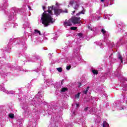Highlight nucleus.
<instances>
[{"label": "nucleus", "instance_id": "nucleus-2", "mask_svg": "<svg viewBox=\"0 0 127 127\" xmlns=\"http://www.w3.org/2000/svg\"><path fill=\"white\" fill-rule=\"evenodd\" d=\"M70 19L71 20V22L74 24H79V23H81V17L74 16L72 17Z\"/></svg>", "mask_w": 127, "mask_h": 127}, {"label": "nucleus", "instance_id": "nucleus-18", "mask_svg": "<svg viewBox=\"0 0 127 127\" xmlns=\"http://www.w3.org/2000/svg\"><path fill=\"white\" fill-rule=\"evenodd\" d=\"M62 13H68V10H67V9H65L64 10H63Z\"/></svg>", "mask_w": 127, "mask_h": 127}, {"label": "nucleus", "instance_id": "nucleus-8", "mask_svg": "<svg viewBox=\"0 0 127 127\" xmlns=\"http://www.w3.org/2000/svg\"><path fill=\"white\" fill-rule=\"evenodd\" d=\"M75 3H77V2L75 1L74 0H71L69 1V5H71V6H73V4Z\"/></svg>", "mask_w": 127, "mask_h": 127}, {"label": "nucleus", "instance_id": "nucleus-26", "mask_svg": "<svg viewBox=\"0 0 127 127\" xmlns=\"http://www.w3.org/2000/svg\"><path fill=\"white\" fill-rule=\"evenodd\" d=\"M80 14H81L80 13V12H79V13H76V16H78V15H80Z\"/></svg>", "mask_w": 127, "mask_h": 127}, {"label": "nucleus", "instance_id": "nucleus-25", "mask_svg": "<svg viewBox=\"0 0 127 127\" xmlns=\"http://www.w3.org/2000/svg\"><path fill=\"white\" fill-rule=\"evenodd\" d=\"M42 7H43V10H45V9H46V7H45V6H43Z\"/></svg>", "mask_w": 127, "mask_h": 127}, {"label": "nucleus", "instance_id": "nucleus-11", "mask_svg": "<svg viewBox=\"0 0 127 127\" xmlns=\"http://www.w3.org/2000/svg\"><path fill=\"white\" fill-rule=\"evenodd\" d=\"M66 91H68V88L65 87L62 88L61 92L63 93H64V92H66Z\"/></svg>", "mask_w": 127, "mask_h": 127}, {"label": "nucleus", "instance_id": "nucleus-31", "mask_svg": "<svg viewBox=\"0 0 127 127\" xmlns=\"http://www.w3.org/2000/svg\"><path fill=\"white\" fill-rule=\"evenodd\" d=\"M101 1L102 2H104V1H105V0H101Z\"/></svg>", "mask_w": 127, "mask_h": 127}, {"label": "nucleus", "instance_id": "nucleus-1", "mask_svg": "<svg viewBox=\"0 0 127 127\" xmlns=\"http://www.w3.org/2000/svg\"><path fill=\"white\" fill-rule=\"evenodd\" d=\"M48 10H44V12L42 13V17L41 19V22L43 24L45 27H47L48 25L51 23L52 24L54 22L53 21V17L52 15H53V12L52 10L54 9V6L48 7Z\"/></svg>", "mask_w": 127, "mask_h": 127}, {"label": "nucleus", "instance_id": "nucleus-9", "mask_svg": "<svg viewBox=\"0 0 127 127\" xmlns=\"http://www.w3.org/2000/svg\"><path fill=\"white\" fill-rule=\"evenodd\" d=\"M34 34H37L38 33L39 34V35H41V33L40 32V31L37 30V29H35L34 32Z\"/></svg>", "mask_w": 127, "mask_h": 127}, {"label": "nucleus", "instance_id": "nucleus-4", "mask_svg": "<svg viewBox=\"0 0 127 127\" xmlns=\"http://www.w3.org/2000/svg\"><path fill=\"white\" fill-rule=\"evenodd\" d=\"M71 22H72V20L71 19H69L67 21H65L64 23V26H71L72 25V24H71Z\"/></svg>", "mask_w": 127, "mask_h": 127}, {"label": "nucleus", "instance_id": "nucleus-6", "mask_svg": "<svg viewBox=\"0 0 127 127\" xmlns=\"http://www.w3.org/2000/svg\"><path fill=\"white\" fill-rule=\"evenodd\" d=\"M90 89V86H88L87 88H86L85 90H84L83 91V94H85V95H87V93H88V91H89V89Z\"/></svg>", "mask_w": 127, "mask_h": 127}, {"label": "nucleus", "instance_id": "nucleus-10", "mask_svg": "<svg viewBox=\"0 0 127 127\" xmlns=\"http://www.w3.org/2000/svg\"><path fill=\"white\" fill-rule=\"evenodd\" d=\"M118 59H119V60L121 61V63H123L124 61H123V56H122L121 54H119L118 55Z\"/></svg>", "mask_w": 127, "mask_h": 127}, {"label": "nucleus", "instance_id": "nucleus-17", "mask_svg": "<svg viewBox=\"0 0 127 127\" xmlns=\"http://www.w3.org/2000/svg\"><path fill=\"white\" fill-rule=\"evenodd\" d=\"M71 30H76L77 29V27H70Z\"/></svg>", "mask_w": 127, "mask_h": 127}, {"label": "nucleus", "instance_id": "nucleus-3", "mask_svg": "<svg viewBox=\"0 0 127 127\" xmlns=\"http://www.w3.org/2000/svg\"><path fill=\"white\" fill-rule=\"evenodd\" d=\"M63 12V10L62 9L58 8H54V12L55 15L56 16H58V15H60L61 13H62Z\"/></svg>", "mask_w": 127, "mask_h": 127}, {"label": "nucleus", "instance_id": "nucleus-21", "mask_svg": "<svg viewBox=\"0 0 127 127\" xmlns=\"http://www.w3.org/2000/svg\"><path fill=\"white\" fill-rule=\"evenodd\" d=\"M71 69V65H68L66 66V70H70Z\"/></svg>", "mask_w": 127, "mask_h": 127}, {"label": "nucleus", "instance_id": "nucleus-29", "mask_svg": "<svg viewBox=\"0 0 127 127\" xmlns=\"http://www.w3.org/2000/svg\"><path fill=\"white\" fill-rule=\"evenodd\" d=\"M28 8L30 10H31V7L28 6Z\"/></svg>", "mask_w": 127, "mask_h": 127}, {"label": "nucleus", "instance_id": "nucleus-5", "mask_svg": "<svg viewBox=\"0 0 127 127\" xmlns=\"http://www.w3.org/2000/svg\"><path fill=\"white\" fill-rule=\"evenodd\" d=\"M80 7V5H79V4L78 3H76L75 5L73 6V9L74 10L72 11V13L71 14H74L75 12H76V10H78V8Z\"/></svg>", "mask_w": 127, "mask_h": 127}, {"label": "nucleus", "instance_id": "nucleus-30", "mask_svg": "<svg viewBox=\"0 0 127 127\" xmlns=\"http://www.w3.org/2000/svg\"><path fill=\"white\" fill-rule=\"evenodd\" d=\"M56 5H59V3H58V2L56 3Z\"/></svg>", "mask_w": 127, "mask_h": 127}, {"label": "nucleus", "instance_id": "nucleus-27", "mask_svg": "<svg viewBox=\"0 0 127 127\" xmlns=\"http://www.w3.org/2000/svg\"><path fill=\"white\" fill-rule=\"evenodd\" d=\"M63 81H64V79H63L61 82V84L63 85Z\"/></svg>", "mask_w": 127, "mask_h": 127}, {"label": "nucleus", "instance_id": "nucleus-14", "mask_svg": "<svg viewBox=\"0 0 127 127\" xmlns=\"http://www.w3.org/2000/svg\"><path fill=\"white\" fill-rule=\"evenodd\" d=\"M8 117L10 118V119H13L14 118V114L11 113L9 114L8 115Z\"/></svg>", "mask_w": 127, "mask_h": 127}, {"label": "nucleus", "instance_id": "nucleus-32", "mask_svg": "<svg viewBox=\"0 0 127 127\" xmlns=\"http://www.w3.org/2000/svg\"><path fill=\"white\" fill-rule=\"evenodd\" d=\"M67 7H70V5H68Z\"/></svg>", "mask_w": 127, "mask_h": 127}, {"label": "nucleus", "instance_id": "nucleus-22", "mask_svg": "<svg viewBox=\"0 0 127 127\" xmlns=\"http://www.w3.org/2000/svg\"><path fill=\"white\" fill-rule=\"evenodd\" d=\"M88 110H89V107H88L84 109V111L85 112H86L87 111H88Z\"/></svg>", "mask_w": 127, "mask_h": 127}, {"label": "nucleus", "instance_id": "nucleus-12", "mask_svg": "<svg viewBox=\"0 0 127 127\" xmlns=\"http://www.w3.org/2000/svg\"><path fill=\"white\" fill-rule=\"evenodd\" d=\"M92 73L94 75H98V74H99V71H98V70H92Z\"/></svg>", "mask_w": 127, "mask_h": 127}, {"label": "nucleus", "instance_id": "nucleus-24", "mask_svg": "<svg viewBox=\"0 0 127 127\" xmlns=\"http://www.w3.org/2000/svg\"><path fill=\"white\" fill-rule=\"evenodd\" d=\"M81 86H82V83H81V82H79L78 84V87L80 88V87H81Z\"/></svg>", "mask_w": 127, "mask_h": 127}, {"label": "nucleus", "instance_id": "nucleus-28", "mask_svg": "<svg viewBox=\"0 0 127 127\" xmlns=\"http://www.w3.org/2000/svg\"><path fill=\"white\" fill-rule=\"evenodd\" d=\"M79 104H76V108H79Z\"/></svg>", "mask_w": 127, "mask_h": 127}, {"label": "nucleus", "instance_id": "nucleus-7", "mask_svg": "<svg viewBox=\"0 0 127 127\" xmlns=\"http://www.w3.org/2000/svg\"><path fill=\"white\" fill-rule=\"evenodd\" d=\"M103 127H110L109 123L106 121L103 122Z\"/></svg>", "mask_w": 127, "mask_h": 127}, {"label": "nucleus", "instance_id": "nucleus-16", "mask_svg": "<svg viewBox=\"0 0 127 127\" xmlns=\"http://www.w3.org/2000/svg\"><path fill=\"white\" fill-rule=\"evenodd\" d=\"M83 8V9L82 10V11H81L80 12H80V14H85V10L84 9V8Z\"/></svg>", "mask_w": 127, "mask_h": 127}, {"label": "nucleus", "instance_id": "nucleus-23", "mask_svg": "<svg viewBox=\"0 0 127 127\" xmlns=\"http://www.w3.org/2000/svg\"><path fill=\"white\" fill-rule=\"evenodd\" d=\"M88 29H90V30H91V31H93V28H92V27L88 26Z\"/></svg>", "mask_w": 127, "mask_h": 127}, {"label": "nucleus", "instance_id": "nucleus-13", "mask_svg": "<svg viewBox=\"0 0 127 127\" xmlns=\"http://www.w3.org/2000/svg\"><path fill=\"white\" fill-rule=\"evenodd\" d=\"M57 70L58 71V72H60V73H61V72L63 71L62 67H58L57 68Z\"/></svg>", "mask_w": 127, "mask_h": 127}, {"label": "nucleus", "instance_id": "nucleus-15", "mask_svg": "<svg viewBox=\"0 0 127 127\" xmlns=\"http://www.w3.org/2000/svg\"><path fill=\"white\" fill-rule=\"evenodd\" d=\"M79 98H80V93H78L76 95H75L76 99H79Z\"/></svg>", "mask_w": 127, "mask_h": 127}, {"label": "nucleus", "instance_id": "nucleus-20", "mask_svg": "<svg viewBox=\"0 0 127 127\" xmlns=\"http://www.w3.org/2000/svg\"><path fill=\"white\" fill-rule=\"evenodd\" d=\"M101 32H102V33L103 34H106V31L105 30V29H102V30H101Z\"/></svg>", "mask_w": 127, "mask_h": 127}, {"label": "nucleus", "instance_id": "nucleus-19", "mask_svg": "<svg viewBox=\"0 0 127 127\" xmlns=\"http://www.w3.org/2000/svg\"><path fill=\"white\" fill-rule=\"evenodd\" d=\"M77 35L79 37H82V36H83V34L82 33H79L77 34Z\"/></svg>", "mask_w": 127, "mask_h": 127}]
</instances>
